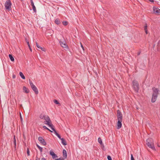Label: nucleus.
<instances>
[{
  "label": "nucleus",
  "instance_id": "obj_1",
  "mask_svg": "<svg viewBox=\"0 0 160 160\" xmlns=\"http://www.w3.org/2000/svg\"><path fill=\"white\" fill-rule=\"evenodd\" d=\"M152 94L151 99V102H154L157 98L158 95L159 94V90L158 89L155 87L152 88Z\"/></svg>",
  "mask_w": 160,
  "mask_h": 160
},
{
  "label": "nucleus",
  "instance_id": "obj_2",
  "mask_svg": "<svg viewBox=\"0 0 160 160\" xmlns=\"http://www.w3.org/2000/svg\"><path fill=\"white\" fill-rule=\"evenodd\" d=\"M146 144L152 150L156 151V149L154 145V142L152 138H149L146 140Z\"/></svg>",
  "mask_w": 160,
  "mask_h": 160
},
{
  "label": "nucleus",
  "instance_id": "obj_3",
  "mask_svg": "<svg viewBox=\"0 0 160 160\" xmlns=\"http://www.w3.org/2000/svg\"><path fill=\"white\" fill-rule=\"evenodd\" d=\"M132 87L136 92H138L139 89V84L138 82L136 80H134L132 82Z\"/></svg>",
  "mask_w": 160,
  "mask_h": 160
},
{
  "label": "nucleus",
  "instance_id": "obj_4",
  "mask_svg": "<svg viewBox=\"0 0 160 160\" xmlns=\"http://www.w3.org/2000/svg\"><path fill=\"white\" fill-rule=\"evenodd\" d=\"M29 83L32 88L34 91L35 93L36 94H38V92L37 87L33 84L32 82V81H30Z\"/></svg>",
  "mask_w": 160,
  "mask_h": 160
},
{
  "label": "nucleus",
  "instance_id": "obj_5",
  "mask_svg": "<svg viewBox=\"0 0 160 160\" xmlns=\"http://www.w3.org/2000/svg\"><path fill=\"white\" fill-rule=\"evenodd\" d=\"M44 119L45 121H44V123L48 125V123L49 124L52 123L51 120L48 116H46L45 118H44Z\"/></svg>",
  "mask_w": 160,
  "mask_h": 160
},
{
  "label": "nucleus",
  "instance_id": "obj_6",
  "mask_svg": "<svg viewBox=\"0 0 160 160\" xmlns=\"http://www.w3.org/2000/svg\"><path fill=\"white\" fill-rule=\"evenodd\" d=\"M117 116L118 120H122V115L119 110L117 111Z\"/></svg>",
  "mask_w": 160,
  "mask_h": 160
},
{
  "label": "nucleus",
  "instance_id": "obj_7",
  "mask_svg": "<svg viewBox=\"0 0 160 160\" xmlns=\"http://www.w3.org/2000/svg\"><path fill=\"white\" fill-rule=\"evenodd\" d=\"M5 8L6 9L10 10V0H8L5 4Z\"/></svg>",
  "mask_w": 160,
  "mask_h": 160
},
{
  "label": "nucleus",
  "instance_id": "obj_8",
  "mask_svg": "<svg viewBox=\"0 0 160 160\" xmlns=\"http://www.w3.org/2000/svg\"><path fill=\"white\" fill-rule=\"evenodd\" d=\"M59 42L61 46L63 48H68V45L67 44L65 41H63L62 42L61 40H59Z\"/></svg>",
  "mask_w": 160,
  "mask_h": 160
},
{
  "label": "nucleus",
  "instance_id": "obj_9",
  "mask_svg": "<svg viewBox=\"0 0 160 160\" xmlns=\"http://www.w3.org/2000/svg\"><path fill=\"white\" fill-rule=\"evenodd\" d=\"M38 140L43 145H46L47 143L44 139L41 137H39L38 138Z\"/></svg>",
  "mask_w": 160,
  "mask_h": 160
},
{
  "label": "nucleus",
  "instance_id": "obj_10",
  "mask_svg": "<svg viewBox=\"0 0 160 160\" xmlns=\"http://www.w3.org/2000/svg\"><path fill=\"white\" fill-rule=\"evenodd\" d=\"M30 2L31 3V5L32 7V9L34 12H36V9L35 6L34 5V4L32 0H30Z\"/></svg>",
  "mask_w": 160,
  "mask_h": 160
},
{
  "label": "nucleus",
  "instance_id": "obj_11",
  "mask_svg": "<svg viewBox=\"0 0 160 160\" xmlns=\"http://www.w3.org/2000/svg\"><path fill=\"white\" fill-rule=\"evenodd\" d=\"M153 10L154 12L156 14H158L160 12V9L158 8L154 7Z\"/></svg>",
  "mask_w": 160,
  "mask_h": 160
},
{
  "label": "nucleus",
  "instance_id": "obj_12",
  "mask_svg": "<svg viewBox=\"0 0 160 160\" xmlns=\"http://www.w3.org/2000/svg\"><path fill=\"white\" fill-rule=\"evenodd\" d=\"M22 89L23 92L26 93H28L29 92L28 89L25 86H23V87Z\"/></svg>",
  "mask_w": 160,
  "mask_h": 160
},
{
  "label": "nucleus",
  "instance_id": "obj_13",
  "mask_svg": "<svg viewBox=\"0 0 160 160\" xmlns=\"http://www.w3.org/2000/svg\"><path fill=\"white\" fill-rule=\"evenodd\" d=\"M50 154L52 156V158H54L58 157L57 155L55 154L52 150H51L50 151Z\"/></svg>",
  "mask_w": 160,
  "mask_h": 160
},
{
  "label": "nucleus",
  "instance_id": "obj_14",
  "mask_svg": "<svg viewBox=\"0 0 160 160\" xmlns=\"http://www.w3.org/2000/svg\"><path fill=\"white\" fill-rule=\"evenodd\" d=\"M122 120H118V122L117 123V126L118 127V128L119 129L121 128L122 126Z\"/></svg>",
  "mask_w": 160,
  "mask_h": 160
},
{
  "label": "nucleus",
  "instance_id": "obj_15",
  "mask_svg": "<svg viewBox=\"0 0 160 160\" xmlns=\"http://www.w3.org/2000/svg\"><path fill=\"white\" fill-rule=\"evenodd\" d=\"M61 140L62 143L64 145H67V143L66 140L63 138H62L61 139Z\"/></svg>",
  "mask_w": 160,
  "mask_h": 160
},
{
  "label": "nucleus",
  "instance_id": "obj_16",
  "mask_svg": "<svg viewBox=\"0 0 160 160\" xmlns=\"http://www.w3.org/2000/svg\"><path fill=\"white\" fill-rule=\"evenodd\" d=\"M54 22L57 25H59L61 23V22L60 19L58 18H57L55 19Z\"/></svg>",
  "mask_w": 160,
  "mask_h": 160
},
{
  "label": "nucleus",
  "instance_id": "obj_17",
  "mask_svg": "<svg viewBox=\"0 0 160 160\" xmlns=\"http://www.w3.org/2000/svg\"><path fill=\"white\" fill-rule=\"evenodd\" d=\"M48 125L51 128L52 130L53 131L55 130L54 128V126L52 124V123H51L49 124L48 123Z\"/></svg>",
  "mask_w": 160,
  "mask_h": 160
},
{
  "label": "nucleus",
  "instance_id": "obj_18",
  "mask_svg": "<svg viewBox=\"0 0 160 160\" xmlns=\"http://www.w3.org/2000/svg\"><path fill=\"white\" fill-rule=\"evenodd\" d=\"M62 152L63 154V157L65 158H66L67 156L66 151L65 149H63L62 151Z\"/></svg>",
  "mask_w": 160,
  "mask_h": 160
},
{
  "label": "nucleus",
  "instance_id": "obj_19",
  "mask_svg": "<svg viewBox=\"0 0 160 160\" xmlns=\"http://www.w3.org/2000/svg\"><path fill=\"white\" fill-rule=\"evenodd\" d=\"M36 44L37 47L39 49H40L41 50H42L43 51H44V48L41 47L40 46H39L38 43L37 42H36Z\"/></svg>",
  "mask_w": 160,
  "mask_h": 160
},
{
  "label": "nucleus",
  "instance_id": "obj_20",
  "mask_svg": "<svg viewBox=\"0 0 160 160\" xmlns=\"http://www.w3.org/2000/svg\"><path fill=\"white\" fill-rule=\"evenodd\" d=\"M19 75L22 79H25V77L22 72H19Z\"/></svg>",
  "mask_w": 160,
  "mask_h": 160
},
{
  "label": "nucleus",
  "instance_id": "obj_21",
  "mask_svg": "<svg viewBox=\"0 0 160 160\" xmlns=\"http://www.w3.org/2000/svg\"><path fill=\"white\" fill-rule=\"evenodd\" d=\"M13 137V144L14 145V147L15 148L16 145V141L15 136L14 135Z\"/></svg>",
  "mask_w": 160,
  "mask_h": 160
},
{
  "label": "nucleus",
  "instance_id": "obj_22",
  "mask_svg": "<svg viewBox=\"0 0 160 160\" xmlns=\"http://www.w3.org/2000/svg\"><path fill=\"white\" fill-rule=\"evenodd\" d=\"M98 142L101 145H102L103 144L102 139L100 137L98 138Z\"/></svg>",
  "mask_w": 160,
  "mask_h": 160
},
{
  "label": "nucleus",
  "instance_id": "obj_23",
  "mask_svg": "<svg viewBox=\"0 0 160 160\" xmlns=\"http://www.w3.org/2000/svg\"><path fill=\"white\" fill-rule=\"evenodd\" d=\"M45 115L43 114L42 113L41 114L40 116L39 117L41 119H44V118H45Z\"/></svg>",
  "mask_w": 160,
  "mask_h": 160
},
{
  "label": "nucleus",
  "instance_id": "obj_24",
  "mask_svg": "<svg viewBox=\"0 0 160 160\" xmlns=\"http://www.w3.org/2000/svg\"><path fill=\"white\" fill-rule=\"evenodd\" d=\"M144 30L145 31V33L146 34L148 33V31H147V24H146L144 26Z\"/></svg>",
  "mask_w": 160,
  "mask_h": 160
},
{
  "label": "nucleus",
  "instance_id": "obj_25",
  "mask_svg": "<svg viewBox=\"0 0 160 160\" xmlns=\"http://www.w3.org/2000/svg\"><path fill=\"white\" fill-rule=\"evenodd\" d=\"M37 146L38 148L39 149L40 152H42V147H40L38 144H37Z\"/></svg>",
  "mask_w": 160,
  "mask_h": 160
},
{
  "label": "nucleus",
  "instance_id": "obj_26",
  "mask_svg": "<svg viewBox=\"0 0 160 160\" xmlns=\"http://www.w3.org/2000/svg\"><path fill=\"white\" fill-rule=\"evenodd\" d=\"M26 42H27V44H28V47L29 48L30 51L31 52H32V48H31V47L30 46V44H29V42L28 41H26Z\"/></svg>",
  "mask_w": 160,
  "mask_h": 160
},
{
  "label": "nucleus",
  "instance_id": "obj_27",
  "mask_svg": "<svg viewBox=\"0 0 160 160\" xmlns=\"http://www.w3.org/2000/svg\"><path fill=\"white\" fill-rule=\"evenodd\" d=\"M43 128L45 129H47L49 131V132H52L49 129H48V128H47L46 126H43Z\"/></svg>",
  "mask_w": 160,
  "mask_h": 160
},
{
  "label": "nucleus",
  "instance_id": "obj_28",
  "mask_svg": "<svg viewBox=\"0 0 160 160\" xmlns=\"http://www.w3.org/2000/svg\"><path fill=\"white\" fill-rule=\"evenodd\" d=\"M62 23L63 24V25L64 26H66L68 25V22L65 21H63L62 22Z\"/></svg>",
  "mask_w": 160,
  "mask_h": 160
},
{
  "label": "nucleus",
  "instance_id": "obj_29",
  "mask_svg": "<svg viewBox=\"0 0 160 160\" xmlns=\"http://www.w3.org/2000/svg\"><path fill=\"white\" fill-rule=\"evenodd\" d=\"M53 102L56 104H60V103H59L58 101L57 100L54 99L53 100Z\"/></svg>",
  "mask_w": 160,
  "mask_h": 160
},
{
  "label": "nucleus",
  "instance_id": "obj_30",
  "mask_svg": "<svg viewBox=\"0 0 160 160\" xmlns=\"http://www.w3.org/2000/svg\"><path fill=\"white\" fill-rule=\"evenodd\" d=\"M27 154H28V156L30 155V154L29 150V148H27Z\"/></svg>",
  "mask_w": 160,
  "mask_h": 160
},
{
  "label": "nucleus",
  "instance_id": "obj_31",
  "mask_svg": "<svg viewBox=\"0 0 160 160\" xmlns=\"http://www.w3.org/2000/svg\"><path fill=\"white\" fill-rule=\"evenodd\" d=\"M11 61L12 62H14V59L13 57L11 54Z\"/></svg>",
  "mask_w": 160,
  "mask_h": 160
},
{
  "label": "nucleus",
  "instance_id": "obj_32",
  "mask_svg": "<svg viewBox=\"0 0 160 160\" xmlns=\"http://www.w3.org/2000/svg\"><path fill=\"white\" fill-rule=\"evenodd\" d=\"M107 158L108 160H112V158H111V157L109 155L108 156Z\"/></svg>",
  "mask_w": 160,
  "mask_h": 160
},
{
  "label": "nucleus",
  "instance_id": "obj_33",
  "mask_svg": "<svg viewBox=\"0 0 160 160\" xmlns=\"http://www.w3.org/2000/svg\"><path fill=\"white\" fill-rule=\"evenodd\" d=\"M131 160H135L132 155H131Z\"/></svg>",
  "mask_w": 160,
  "mask_h": 160
},
{
  "label": "nucleus",
  "instance_id": "obj_34",
  "mask_svg": "<svg viewBox=\"0 0 160 160\" xmlns=\"http://www.w3.org/2000/svg\"><path fill=\"white\" fill-rule=\"evenodd\" d=\"M57 136L58 137V138H59L60 139H61L62 138H61V136L59 134H57Z\"/></svg>",
  "mask_w": 160,
  "mask_h": 160
},
{
  "label": "nucleus",
  "instance_id": "obj_35",
  "mask_svg": "<svg viewBox=\"0 0 160 160\" xmlns=\"http://www.w3.org/2000/svg\"><path fill=\"white\" fill-rule=\"evenodd\" d=\"M54 133L55 134L56 136H57V134H58V133L57 132H56V130H55L54 131Z\"/></svg>",
  "mask_w": 160,
  "mask_h": 160
},
{
  "label": "nucleus",
  "instance_id": "obj_36",
  "mask_svg": "<svg viewBox=\"0 0 160 160\" xmlns=\"http://www.w3.org/2000/svg\"><path fill=\"white\" fill-rule=\"evenodd\" d=\"M54 133L55 134L56 136H57V134H58V133L57 132H56V130H55L54 131Z\"/></svg>",
  "mask_w": 160,
  "mask_h": 160
},
{
  "label": "nucleus",
  "instance_id": "obj_37",
  "mask_svg": "<svg viewBox=\"0 0 160 160\" xmlns=\"http://www.w3.org/2000/svg\"><path fill=\"white\" fill-rule=\"evenodd\" d=\"M81 47L82 48V49L83 50V51H84V48L81 43Z\"/></svg>",
  "mask_w": 160,
  "mask_h": 160
},
{
  "label": "nucleus",
  "instance_id": "obj_38",
  "mask_svg": "<svg viewBox=\"0 0 160 160\" xmlns=\"http://www.w3.org/2000/svg\"><path fill=\"white\" fill-rule=\"evenodd\" d=\"M41 160H47L46 159L44 158H41Z\"/></svg>",
  "mask_w": 160,
  "mask_h": 160
},
{
  "label": "nucleus",
  "instance_id": "obj_39",
  "mask_svg": "<svg viewBox=\"0 0 160 160\" xmlns=\"http://www.w3.org/2000/svg\"><path fill=\"white\" fill-rule=\"evenodd\" d=\"M36 160H40V158H38L37 157H36Z\"/></svg>",
  "mask_w": 160,
  "mask_h": 160
},
{
  "label": "nucleus",
  "instance_id": "obj_40",
  "mask_svg": "<svg viewBox=\"0 0 160 160\" xmlns=\"http://www.w3.org/2000/svg\"><path fill=\"white\" fill-rule=\"evenodd\" d=\"M15 77H16V76L15 75H14V74L12 75V78H15Z\"/></svg>",
  "mask_w": 160,
  "mask_h": 160
},
{
  "label": "nucleus",
  "instance_id": "obj_41",
  "mask_svg": "<svg viewBox=\"0 0 160 160\" xmlns=\"http://www.w3.org/2000/svg\"><path fill=\"white\" fill-rule=\"evenodd\" d=\"M140 53H141V52H138V53H137V55H138H138H140Z\"/></svg>",
  "mask_w": 160,
  "mask_h": 160
},
{
  "label": "nucleus",
  "instance_id": "obj_42",
  "mask_svg": "<svg viewBox=\"0 0 160 160\" xmlns=\"http://www.w3.org/2000/svg\"><path fill=\"white\" fill-rule=\"evenodd\" d=\"M149 1L150 2H154V0H149Z\"/></svg>",
  "mask_w": 160,
  "mask_h": 160
},
{
  "label": "nucleus",
  "instance_id": "obj_43",
  "mask_svg": "<svg viewBox=\"0 0 160 160\" xmlns=\"http://www.w3.org/2000/svg\"><path fill=\"white\" fill-rule=\"evenodd\" d=\"M61 160V158H59L56 159L55 160Z\"/></svg>",
  "mask_w": 160,
  "mask_h": 160
},
{
  "label": "nucleus",
  "instance_id": "obj_44",
  "mask_svg": "<svg viewBox=\"0 0 160 160\" xmlns=\"http://www.w3.org/2000/svg\"><path fill=\"white\" fill-rule=\"evenodd\" d=\"M20 119H21V120L22 121V117H21H21H20Z\"/></svg>",
  "mask_w": 160,
  "mask_h": 160
},
{
  "label": "nucleus",
  "instance_id": "obj_45",
  "mask_svg": "<svg viewBox=\"0 0 160 160\" xmlns=\"http://www.w3.org/2000/svg\"><path fill=\"white\" fill-rule=\"evenodd\" d=\"M10 54H9L8 55V57H9L10 58Z\"/></svg>",
  "mask_w": 160,
  "mask_h": 160
},
{
  "label": "nucleus",
  "instance_id": "obj_46",
  "mask_svg": "<svg viewBox=\"0 0 160 160\" xmlns=\"http://www.w3.org/2000/svg\"><path fill=\"white\" fill-rule=\"evenodd\" d=\"M64 160V159H63V158L61 159V160Z\"/></svg>",
  "mask_w": 160,
  "mask_h": 160
},
{
  "label": "nucleus",
  "instance_id": "obj_47",
  "mask_svg": "<svg viewBox=\"0 0 160 160\" xmlns=\"http://www.w3.org/2000/svg\"><path fill=\"white\" fill-rule=\"evenodd\" d=\"M158 147H160V146H159V145H158Z\"/></svg>",
  "mask_w": 160,
  "mask_h": 160
},
{
  "label": "nucleus",
  "instance_id": "obj_48",
  "mask_svg": "<svg viewBox=\"0 0 160 160\" xmlns=\"http://www.w3.org/2000/svg\"><path fill=\"white\" fill-rule=\"evenodd\" d=\"M10 5H11H11H12V4H11V2Z\"/></svg>",
  "mask_w": 160,
  "mask_h": 160
},
{
  "label": "nucleus",
  "instance_id": "obj_49",
  "mask_svg": "<svg viewBox=\"0 0 160 160\" xmlns=\"http://www.w3.org/2000/svg\"><path fill=\"white\" fill-rule=\"evenodd\" d=\"M21 0V1H23V0Z\"/></svg>",
  "mask_w": 160,
  "mask_h": 160
}]
</instances>
